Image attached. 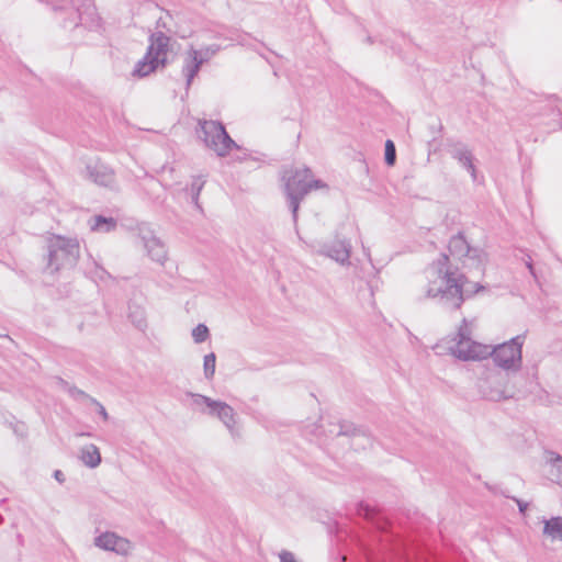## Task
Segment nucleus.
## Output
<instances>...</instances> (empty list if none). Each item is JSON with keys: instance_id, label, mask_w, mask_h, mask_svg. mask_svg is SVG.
Returning a JSON list of instances; mask_svg holds the SVG:
<instances>
[{"instance_id": "nucleus-27", "label": "nucleus", "mask_w": 562, "mask_h": 562, "mask_svg": "<svg viewBox=\"0 0 562 562\" xmlns=\"http://www.w3.org/2000/svg\"><path fill=\"white\" fill-rule=\"evenodd\" d=\"M60 382L67 386V392L68 394L75 398V400H85V398H91L86 392H83L82 390L76 387V386H71L69 385L67 382H65L64 380H60Z\"/></svg>"}, {"instance_id": "nucleus-28", "label": "nucleus", "mask_w": 562, "mask_h": 562, "mask_svg": "<svg viewBox=\"0 0 562 562\" xmlns=\"http://www.w3.org/2000/svg\"><path fill=\"white\" fill-rule=\"evenodd\" d=\"M279 559H280V562H299L296 560L294 553L291 551H288V550H282L279 553Z\"/></svg>"}, {"instance_id": "nucleus-7", "label": "nucleus", "mask_w": 562, "mask_h": 562, "mask_svg": "<svg viewBox=\"0 0 562 562\" xmlns=\"http://www.w3.org/2000/svg\"><path fill=\"white\" fill-rule=\"evenodd\" d=\"M79 250L77 239L53 236L48 241L47 269L54 273L74 267L79 258Z\"/></svg>"}, {"instance_id": "nucleus-31", "label": "nucleus", "mask_w": 562, "mask_h": 562, "mask_svg": "<svg viewBox=\"0 0 562 562\" xmlns=\"http://www.w3.org/2000/svg\"><path fill=\"white\" fill-rule=\"evenodd\" d=\"M54 477L56 481H58L59 483H64L65 482V475L64 473L60 471V470H56L54 472Z\"/></svg>"}, {"instance_id": "nucleus-14", "label": "nucleus", "mask_w": 562, "mask_h": 562, "mask_svg": "<svg viewBox=\"0 0 562 562\" xmlns=\"http://www.w3.org/2000/svg\"><path fill=\"white\" fill-rule=\"evenodd\" d=\"M449 153L451 157L470 173L472 180L475 182L477 180V172L472 150L463 143H456L452 145Z\"/></svg>"}, {"instance_id": "nucleus-18", "label": "nucleus", "mask_w": 562, "mask_h": 562, "mask_svg": "<svg viewBox=\"0 0 562 562\" xmlns=\"http://www.w3.org/2000/svg\"><path fill=\"white\" fill-rule=\"evenodd\" d=\"M80 460L88 468H97L101 463V454L98 447L93 443L86 445L80 450Z\"/></svg>"}, {"instance_id": "nucleus-35", "label": "nucleus", "mask_w": 562, "mask_h": 562, "mask_svg": "<svg viewBox=\"0 0 562 562\" xmlns=\"http://www.w3.org/2000/svg\"><path fill=\"white\" fill-rule=\"evenodd\" d=\"M367 41H368L369 43H372V38H371V36H368V37H367Z\"/></svg>"}, {"instance_id": "nucleus-22", "label": "nucleus", "mask_w": 562, "mask_h": 562, "mask_svg": "<svg viewBox=\"0 0 562 562\" xmlns=\"http://www.w3.org/2000/svg\"><path fill=\"white\" fill-rule=\"evenodd\" d=\"M222 49L218 44H211L196 49V56L202 64L207 63Z\"/></svg>"}, {"instance_id": "nucleus-26", "label": "nucleus", "mask_w": 562, "mask_h": 562, "mask_svg": "<svg viewBox=\"0 0 562 562\" xmlns=\"http://www.w3.org/2000/svg\"><path fill=\"white\" fill-rule=\"evenodd\" d=\"M384 160L387 166H393L396 161V149L391 139L385 142Z\"/></svg>"}, {"instance_id": "nucleus-30", "label": "nucleus", "mask_w": 562, "mask_h": 562, "mask_svg": "<svg viewBox=\"0 0 562 562\" xmlns=\"http://www.w3.org/2000/svg\"><path fill=\"white\" fill-rule=\"evenodd\" d=\"M513 499L516 502L519 513L525 515L528 509V503L515 497Z\"/></svg>"}, {"instance_id": "nucleus-29", "label": "nucleus", "mask_w": 562, "mask_h": 562, "mask_svg": "<svg viewBox=\"0 0 562 562\" xmlns=\"http://www.w3.org/2000/svg\"><path fill=\"white\" fill-rule=\"evenodd\" d=\"M90 401L98 406L99 414L103 417L104 420H106L109 418V415L104 406L94 398H90Z\"/></svg>"}, {"instance_id": "nucleus-33", "label": "nucleus", "mask_w": 562, "mask_h": 562, "mask_svg": "<svg viewBox=\"0 0 562 562\" xmlns=\"http://www.w3.org/2000/svg\"><path fill=\"white\" fill-rule=\"evenodd\" d=\"M100 272H101V273H100V278H102V277H103V274H106V271H105V270H103V269H100Z\"/></svg>"}, {"instance_id": "nucleus-8", "label": "nucleus", "mask_w": 562, "mask_h": 562, "mask_svg": "<svg viewBox=\"0 0 562 562\" xmlns=\"http://www.w3.org/2000/svg\"><path fill=\"white\" fill-rule=\"evenodd\" d=\"M170 38L162 32L150 35L149 46L145 56L137 61L133 75L137 77H146L155 71L159 66L167 63V52Z\"/></svg>"}, {"instance_id": "nucleus-34", "label": "nucleus", "mask_w": 562, "mask_h": 562, "mask_svg": "<svg viewBox=\"0 0 562 562\" xmlns=\"http://www.w3.org/2000/svg\"><path fill=\"white\" fill-rule=\"evenodd\" d=\"M384 536H385V538H387V541H391L392 535L385 533Z\"/></svg>"}, {"instance_id": "nucleus-9", "label": "nucleus", "mask_w": 562, "mask_h": 562, "mask_svg": "<svg viewBox=\"0 0 562 562\" xmlns=\"http://www.w3.org/2000/svg\"><path fill=\"white\" fill-rule=\"evenodd\" d=\"M450 256L456 259L462 260L463 265H469L471 268L483 271V266L486 261V254L479 247H472L467 241L462 233L452 236L448 244Z\"/></svg>"}, {"instance_id": "nucleus-16", "label": "nucleus", "mask_w": 562, "mask_h": 562, "mask_svg": "<svg viewBox=\"0 0 562 562\" xmlns=\"http://www.w3.org/2000/svg\"><path fill=\"white\" fill-rule=\"evenodd\" d=\"M544 469L548 479L562 486V456L552 450L544 451Z\"/></svg>"}, {"instance_id": "nucleus-32", "label": "nucleus", "mask_w": 562, "mask_h": 562, "mask_svg": "<svg viewBox=\"0 0 562 562\" xmlns=\"http://www.w3.org/2000/svg\"><path fill=\"white\" fill-rule=\"evenodd\" d=\"M526 266H527V268L529 269L530 273H531L532 276H535V270H533V266H532V263H531L530 261H527V262H526Z\"/></svg>"}, {"instance_id": "nucleus-15", "label": "nucleus", "mask_w": 562, "mask_h": 562, "mask_svg": "<svg viewBox=\"0 0 562 562\" xmlns=\"http://www.w3.org/2000/svg\"><path fill=\"white\" fill-rule=\"evenodd\" d=\"M203 64L196 56V48L190 46L183 56L182 76L186 79V88L189 89L193 79L198 76Z\"/></svg>"}, {"instance_id": "nucleus-36", "label": "nucleus", "mask_w": 562, "mask_h": 562, "mask_svg": "<svg viewBox=\"0 0 562 562\" xmlns=\"http://www.w3.org/2000/svg\"><path fill=\"white\" fill-rule=\"evenodd\" d=\"M364 440L369 443L370 442V438L368 437H364Z\"/></svg>"}, {"instance_id": "nucleus-10", "label": "nucleus", "mask_w": 562, "mask_h": 562, "mask_svg": "<svg viewBox=\"0 0 562 562\" xmlns=\"http://www.w3.org/2000/svg\"><path fill=\"white\" fill-rule=\"evenodd\" d=\"M137 236L140 239L147 256L154 261L164 266L168 259V252L164 241L158 238L147 223L137 225Z\"/></svg>"}, {"instance_id": "nucleus-20", "label": "nucleus", "mask_w": 562, "mask_h": 562, "mask_svg": "<svg viewBox=\"0 0 562 562\" xmlns=\"http://www.w3.org/2000/svg\"><path fill=\"white\" fill-rule=\"evenodd\" d=\"M128 318L136 328L143 330L146 327V317L144 308L132 302L128 304Z\"/></svg>"}, {"instance_id": "nucleus-17", "label": "nucleus", "mask_w": 562, "mask_h": 562, "mask_svg": "<svg viewBox=\"0 0 562 562\" xmlns=\"http://www.w3.org/2000/svg\"><path fill=\"white\" fill-rule=\"evenodd\" d=\"M542 533L551 541H562V516L544 518Z\"/></svg>"}, {"instance_id": "nucleus-4", "label": "nucleus", "mask_w": 562, "mask_h": 562, "mask_svg": "<svg viewBox=\"0 0 562 562\" xmlns=\"http://www.w3.org/2000/svg\"><path fill=\"white\" fill-rule=\"evenodd\" d=\"M283 180L285 181V192L293 221L296 222L301 200L312 189L323 188L325 184L321 180L312 179V171L306 167L285 171Z\"/></svg>"}, {"instance_id": "nucleus-13", "label": "nucleus", "mask_w": 562, "mask_h": 562, "mask_svg": "<svg viewBox=\"0 0 562 562\" xmlns=\"http://www.w3.org/2000/svg\"><path fill=\"white\" fill-rule=\"evenodd\" d=\"M87 175L90 180L101 187L114 189L115 176L112 168L97 161L87 166Z\"/></svg>"}, {"instance_id": "nucleus-3", "label": "nucleus", "mask_w": 562, "mask_h": 562, "mask_svg": "<svg viewBox=\"0 0 562 562\" xmlns=\"http://www.w3.org/2000/svg\"><path fill=\"white\" fill-rule=\"evenodd\" d=\"M517 374L504 372L502 370H486L485 373L477 379V391L484 400L492 402H501L515 398L519 389L517 386Z\"/></svg>"}, {"instance_id": "nucleus-11", "label": "nucleus", "mask_w": 562, "mask_h": 562, "mask_svg": "<svg viewBox=\"0 0 562 562\" xmlns=\"http://www.w3.org/2000/svg\"><path fill=\"white\" fill-rule=\"evenodd\" d=\"M318 252L324 255L341 266L349 265L351 244L347 239H335L331 243L321 245Z\"/></svg>"}, {"instance_id": "nucleus-6", "label": "nucleus", "mask_w": 562, "mask_h": 562, "mask_svg": "<svg viewBox=\"0 0 562 562\" xmlns=\"http://www.w3.org/2000/svg\"><path fill=\"white\" fill-rule=\"evenodd\" d=\"M192 400V408L201 414L217 418L223 423L232 437L238 436L237 414L235 409L225 402L213 400L209 396L188 392Z\"/></svg>"}, {"instance_id": "nucleus-23", "label": "nucleus", "mask_w": 562, "mask_h": 562, "mask_svg": "<svg viewBox=\"0 0 562 562\" xmlns=\"http://www.w3.org/2000/svg\"><path fill=\"white\" fill-rule=\"evenodd\" d=\"M337 428V436L352 437V440H355L361 432L360 429L353 427L351 424H339ZM350 445L352 447L358 446L355 441H351Z\"/></svg>"}, {"instance_id": "nucleus-2", "label": "nucleus", "mask_w": 562, "mask_h": 562, "mask_svg": "<svg viewBox=\"0 0 562 562\" xmlns=\"http://www.w3.org/2000/svg\"><path fill=\"white\" fill-rule=\"evenodd\" d=\"M472 331L467 318L462 319L457 334V342L450 348L451 353L460 360H483L492 357L494 363L504 372L517 374L522 363L525 335H517L508 341L496 346L483 345L472 340Z\"/></svg>"}, {"instance_id": "nucleus-5", "label": "nucleus", "mask_w": 562, "mask_h": 562, "mask_svg": "<svg viewBox=\"0 0 562 562\" xmlns=\"http://www.w3.org/2000/svg\"><path fill=\"white\" fill-rule=\"evenodd\" d=\"M195 132L198 138L220 157L227 156L233 148H239L218 121L200 119Z\"/></svg>"}, {"instance_id": "nucleus-1", "label": "nucleus", "mask_w": 562, "mask_h": 562, "mask_svg": "<svg viewBox=\"0 0 562 562\" xmlns=\"http://www.w3.org/2000/svg\"><path fill=\"white\" fill-rule=\"evenodd\" d=\"M425 273L428 281L423 288L424 296L447 310L460 308L467 296L483 289L479 283L468 282L465 276L452 267L446 254L432 262Z\"/></svg>"}, {"instance_id": "nucleus-24", "label": "nucleus", "mask_w": 562, "mask_h": 562, "mask_svg": "<svg viewBox=\"0 0 562 562\" xmlns=\"http://www.w3.org/2000/svg\"><path fill=\"white\" fill-rule=\"evenodd\" d=\"M215 362H216L215 353L211 352V353L204 356L203 370H204V375L207 380H210L214 376Z\"/></svg>"}, {"instance_id": "nucleus-19", "label": "nucleus", "mask_w": 562, "mask_h": 562, "mask_svg": "<svg viewBox=\"0 0 562 562\" xmlns=\"http://www.w3.org/2000/svg\"><path fill=\"white\" fill-rule=\"evenodd\" d=\"M116 221L113 217H105L103 215H97L90 223L91 231L110 233L116 228Z\"/></svg>"}, {"instance_id": "nucleus-12", "label": "nucleus", "mask_w": 562, "mask_h": 562, "mask_svg": "<svg viewBox=\"0 0 562 562\" xmlns=\"http://www.w3.org/2000/svg\"><path fill=\"white\" fill-rule=\"evenodd\" d=\"M94 546L105 551H113L121 555L128 554L131 543L127 539L119 537L114 532H103L94 538Z\"/></svg>"}, {"instance_id": "nucleus-21", "label": "nucleus", "mask_w": 562, "mask_h": 562, "mask_svg": "<svg viewBox=\"0 0 562 562\" xmlns=\"http://www.w3.org/2000/svg\"><path fill=\"white\" fill-rule=\"evenodd\" d=\"M204 183H205V180L202 177H194L192 179L190 188L187 190L188 194L190 195V199H191L192 203L199 210H201V206L199 204V196H200V193H201V191H202V189L204 187Z\"/></svg>"}, {"instance_id": "nucleus-25", "label": "nucleus", "mask_w": 562, "mask_h": 562, "mask_svg": "<svg viewBox=\"0 0 562 562\" xmlns=\"http://www.w3.org/2000/svg\"><path fill=\"white\" fill-rule=\"evenodd\" d=\"M210 336L209 328L204 324H199L192 330V338L194 342H204Z\"/></svg>"}]
</instances>
